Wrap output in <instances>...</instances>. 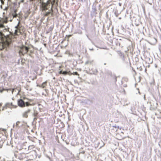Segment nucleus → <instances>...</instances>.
Masks as SVG:
<instances>
[{"instance_id":"obj_1","label":"nucleus","mask_w":161,"mask_h":161,"mask_svg":"<svg viewBox=\"0 0 161 161\" xmlns=\"http://www.w3.org/2000/svg\"><path fill=\"white\" fill-rule=\"evenodd\" d=\"M55 1V0H47L46 3L41 2L40 7L44 16H47L50 14L53 16V7Z\"/></svg>"},{"instance_id":"obj_2","label":"nucleus","mask_w":161,"mask_h":161,"mask_svg":"<svg viewBox=\"0 0 161 161\" xmlns=\"http://www.w3.org/2000/svg\"><path fill=\"white\" fill-rule=\"evenodd\" d=\"M12 39L9 36H5L2 32L0 31V50L8 47L11 42Z\"/></svg>"},{"instance_id":"obj_3","label":"nucleus","mask_w":161,"mask_h":161,"mask_svg":"<svg viewBox=\"0 0 161 161\" xmlns=\"http://www.w3.org/2000/svg\"><path fill=\"white\" fill-rule=\"evenodd\" d=\"M8 22L7 18H0V28H4L3 31L4 32L9 31V28L8 26H6L4 24H7Z\"/></svg>"},{"instance_id":"obj_4","label":"nucleus","mask_w":161,"mask_h":161,"mask_svg":"<svg viewBox=\"0 0 161 161\" xmlns=\"http://www.w3.org/2000/svg\"><path fill=\"white\" fill-rule=\"evenodd\" d=\"M29 48L24 46H22L20 48L19 53L20 56H23L27 53L29 50Z\"/></svg>"},{"instance_id":"obj_5","label":"nucleus","mask_w":161,"mask_h":161,"mask_svg":"<svg viewBox=\"0 0 161 161\" xmlns=\"http://www.w3.org/2000/svg\"><path fill=\"white\" fill-rule=\"evenodd\" d=\"M18 106L21 107H25V103L24 101L22 99H19L18 100Z\"/></svg>"},{"instance_id":"obj_6","label":"nucleus","mask_w":161,"mask_h":161,"mask_svg":"<svg viewBox=\"0 0 161 161\" xmlns=\"http://www.w3.org/2000/svg\"><path fill=\"white\" fill-rule=\"evenodd\" d=\"M85 64L87 65L89 67H91L94 65L93 61L88 60L85 62Z\"/></svg>"},{"instance_id":"obj_7","label":"nucleus","mask_w":161,"mask_h":161,"mask_svg":"<svg viewBox=\"0 0 161 161\" xmlns=\"http://www.w3.org/2000/svg\"><path fill=\"white\" fill-rule=\"evenodd\" d=\"M30 112V110L29 109L24 112L23 114V116L24 118H27L28 116V114Z\"/></svg>"},{"instance_id":"obj_8","label":"nucleus","mask_w":161,"mask_h":161,"mask_svg":"<svg viewBox=\"0 0 161 161\" xmlns=\"http://www.w3.org/2000/svg\"><path fill=\"white\" fill-rule=\"evenodd\" d=\"M47 85V81L43 82L42 84L41 85L39 86L40 87H42V88H44L46 87Z\"/></svg>"},{"instance_id":"obj_9","label":"nucleus","mask_w":161,"mask_h":161,"mask_svg":"<svg viewBox=\"0 0 161 161\" xmlns=\"http://www.w3.org/2000/svg\"><path fill=\"white\" fill-rule=\"evenodd\" d=\"M26 154L24 153H22L20 154L19 158L20 159H23L25 157Z\"/></svg>"},{"instance_id":"obj_10","label":"nucleus","mask_w":161,"mask_h":161,"mask_svg":"<svg viewBox=\"0 0 161 161\" xmlns=\"http://www.w3.org/2000/svg\"><path fill=\"white\" fill-rule=\"evenodd\" d=\"M19 34H21V33L20 32V30L19 29L16 30L15 31L14 35H18Z\"/></svg>"},{"instance_id":"obj_11","label":"nucleus","mask_w":161,"mask_h":161,"mask_svg":"<svg viewBox=\"0 0 161 161\" xmlns=\"http://www.w3.org/2000/svg\"><path fill=\"white\" fill-rule=\"evenodd\" d=\"M116 136L117 138L119 140H122L124 138V137L123 136H119V134L118 133L116 135Z\"/></svg>"},{"instance_id":"obj_12","label":"nucleus","mask_w":161,"mask_h":161,"mask_svg":"<svg viewBox=\"0 0 161 161\" xmlns=\"http://www.w3.org/2000/svg\"><path fill=\"white\" fill-rule=\"evenodd\" d=\"M5 106L7 107L10 108L11 106H13V105L12 103H6V104Z\"/></svg>"},{"instance_id":"obj_13","label":"nucleus","mask_w":161,"mask_h":161,"mask_svg":"<svg viewBox=\"0 0 161 161\" xmlns=\"http://www.w3.org/2000/svg\"><path fill=\"white\" fill-rule=\"evenodd\" d=\"M12 14L13 18H16L17 16V14L16 13V11H14V13Z\"/></svg>"},{"instance_id":"obj_14","label":"nucleus","mask_w":161,"mask_h":161,"mask_svg":"<svg viewBox=\"0 0 161 161\" xmlns=\"http://www.w3.org/2000/svg\"><path fill=\"white\" fill-rule=\"evenodd\" d=\"M38 115V113L37 112H34L33 114V115L35 117H36Z\"/></svg>"},{"instance_id":"obj_15","label":"nucleus","mask_w":161,"mask_h":161,"mask_svg":"<svg viewBox=\"0 0 161 161\" xmlns=\"http://www.w3.org/2000/svg\"><path fill=\"white\" fill-rule=\"evenodd\" d=\"M72 74L73 75H79V74H78V73L77 72H73V73H72Z\"/></svg>"},{"instance_id":"obj_16","label":"nucleus","mask_w":161,"mask_h":161,"mask_svg":"<svg viewBox=\"0 0 161 161\" xmlns=\"http://www.w3.org/2000/svg\"><path fill=\"white\" fill-rule=\"evenodd\" d=\"M113 129H119V126H113Z\"/></svg>"},{"instance_id":"obj_17","label":"nucleus","mask_w":161,"mask_h":161,"mask_svg":"<svg viewBox=\"0 0 161 161\" xmlns=\"http://www.w3.org/2000/svg\"><path fill=\"white\" fill-rule=\"evenodd\" d=\"M68 72L67 71H63L62 72V74L64 75H66L68 74Z\"/></svg>"},{"instance_id":"obj_18","label":"nucleus","mask_w":161,"mask_h":161,"mask_svg":"<svg viewBox=\"0 0 161 161\" xmlns=\"http://www.w3.org/2000/svg\"><path fill=\"white\" fill-rule=\"evenodd\" d=\"M25 104H26V106H28L29 105H30V103L28 102H26L25 103Z\"/></svg>"},{"instance_id":"obj_19","label":"nucleus","mask_w":161,"mask_h":161,"mask_svg":"<svg viewBox=\"0 0 161 161\" xmlns=\"http://www.w3.org/2000/svg\"><path fill=\"white\" fill-rule=\"evenodd\" d=\"M31 147H33V148H34L35 147V146H34V145H32L28 147L29 149H30V148H31Z\"/></svg>"},{"instance_id":"obj_20","label":"nucleus","mask_w":161,"mask_h":161,"mask_svg":"<svg viewBox=\"0 0 161 161\" xmlns=\"http://www.w3.org/2000/svg\"><path fill=\"white\" fill-rule=\"evenodd\" d=\"M24 2V0H21L20 2L18 3L19 5L21 3H23Z\"/></svg>"},{"instance_id":"obj_21","label":"nucleus","mask_w":161,"mask_h":161,"mask_svg":"<svg viewBox=\"0 0 161 161\" xmlns=\"http://www.w3.org/2000/svg\"><path fill=\"white\" fill-rule=\"evenodd\" d=\"M80 153L84 154L85 153V152L84 151H82V152Z\"/></svg>"},{"instance_id":"obj_22","label":"nucleus","mask_w":161,"mask_h":161,"mask_svg":"<svg viewBox=\"0 0 161 161\" xmlns=\"http://www.w3.org/2000/svg\"><path fill=\"white\" fill-rule=\"evenodd\" d=\"M59 74H62V71H61V70L60 71H59Z\"/></svg>"},{"instance_id":"obj_23","label":"nucleus","mask_w":161,"mask_h":161,"mask_svg":"<svg viewBox=\"0 0 161 161\" xmlns=\"http://www.w3.org/2000/svg\"><path fill=\"white\" fill-rule=\"evenodd\" d=\"M61 68H62V66H59V70H60V69H61Z\"/></svg>"},{"instance_id":"obj_24","label":"nucleus","mask_w":161,"mask_h":161,"mask_svg":"<svg viewBox=\"0 0 161 161\" xmlns=\"http://www.w3.org/2000/svg\"><path fill=\"white\" fill-rule=\"evenodd\" d=\"M62 124L63 125V127L64 126V124H63V123H62Z\"/></svg>"},{"instance_id":"obj_25","label":"nucleus","mask_w":161,"mask_h":161,"mask_svg":"<svg viewBox=\"0 0 161 161\" xmlns=\"http://www.w3.org/2000/svg\"><path fill=\"white\" fill-rule=\"evenodd\" d=\"M115 81H117L116 78H115Z\"/></svg>"},{"instance_id":"obj_26","label":"nucleus","mask_w":161,"mask_h":161,"mask_svg":"<svg viewBox=\"0 0 161 161\" xmlns=\"http://www.w3.org/2000/svg\"><path fill=\"white\" fill-rule=\"evenodd\" d=\"M8 1H10V0H8Z\"/></svg>"}]
</instances>
